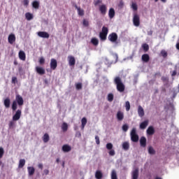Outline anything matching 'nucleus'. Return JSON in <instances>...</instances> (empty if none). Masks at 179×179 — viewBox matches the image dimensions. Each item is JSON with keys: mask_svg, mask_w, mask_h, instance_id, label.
Here are the masks:
<instances>
[{"mask_svg": "<svg viewBox=\"0 0 179 179\" xmlns=\"http://www.w3.org/2000/svg\"><path fill=\"white\" fill-rule=\"evenodd\" d=\"M108 16L110 19H113L114 16H115V10H114V8H111L109 9Z\"/></svg>", "mask_w": 179, "mask_h": 179, "instance_id": "nucleus-20", "label": "nucleus"}, {"mask_svg": "<svg viewBox=\"0 0 179 179\" xmlns=\"http://www.w3.org/2000/svg\"><path fill=\"white\" fill-rule=\"evenodd\" d=\"M68 62L69 66H75V64H76V60L73 56L69 55L68 56Z\"/></svg>", "mask_w": 179, "mask_h": 179, "instance_id": "nucleus-8", "label": "nucleus"}, {"mask_svg": "<svg viewBox=\"0 0 179 179\" xmlns=\"http://www.w3.org/2000/svg\"><path fill=\"white\" fill-rule=\"evenodd\" d=\"M26 164V160L24 159H21L19 161L18 169H23Z\"/></svg>", "mask_w": 179, "mask_h": 179, "instance_id": "nucleus-24", "label": "nucleus"}, {"mask_svg": "<svg viewBox=\"0 0 179 179\" xmlns=\"http://www.w3.org/2000/svg\"><path fill=\"white\" fill-rule=\"evenodd\" d=\"M106 149H108V150H111L113 149V143H108L106 144Z\"/></svg>", "mask_w": 179, "mask_h": 179, "instance_id": "nucleus-48", "label": "nucleus"}, {"mask_svg": "<svg viewBox=\"0 0 179 179\" xmlns=\"http://www.w3.org/2000/svg\"><path fill=\"white\" fill-rule=\"evenodd\" d=\"M23 4L24 6H29V0H24L23 1Z\"/></svg>", "mask_w": 179, "mask_h": 179, "instance_id": "nucleus-58", "label": "nucleus"}, {"mask_svg": "<svg viewBox=\"0 0 179 179\" xmlns=\"http://www.w3.org/2000/svg\"><path fill=\"white\" fill-rule=\"evenodd\" d=\"M38 169H41V170H43V164H39L38 165Z\"/></svg>", "mask_w": 179, "mask_h": 179, "instance_id": "nucleus-61", "label": "nucleus"}, {"mask_svg": "<svg viewBox=\"0 0 179 179\" xmlns=\"http://www.w3.org/2000/svg\"><path fill=\"white\" fill-rule=\"evenodd\" d=\"M108 38L111 43H117V40H118V35L117 33L113 32L108 35Z\"/></svg>", "mask_w": 179, "mask_h": 179, "instance_id": "nucleus-4", "label": "nucleus"}, {"mask_svg": "<svg viewBox=\"0 0 179 179\" xmlns=\"http://www.w3.org/2000/svg\"><path fill=\"white\" fill-rule=\"evenodd\" d=\"M133 24L136 27H139V26H141V17L137 13L134 14Z\"/></svg>", "mask_w": 179, "mask_h": 179, "instance_id": "nucleus-2", "label": "nucleus"}, {"mask_svg": "<svg viewBox=\"0 0 179 179\" xmlns=\"http://www.w3.org/2000/svg\"><path fill=\"white\" fill-rule=\"evenodd\" d=\"M62 150L64 152H71V150H72V148H71V146H69V145H64L62 146Z\"/></svg>", "mask_w": 179, "mask_h": 179, "instance_id": "nucleus-22", "label": "nucleus"}, {"mask_svg": "<svg viewBox=\"0 0 179 179\" xmlns=\"http://www.w3.org/2000/svg\"><path fill=\"white\" fill-rule=\"evenodd\" d=\"M176 75H177V71L175 70L172 72V76H176Z\"/></svg>", "mask_w": 179, "mask_h": 179, "instance_id": "nucleus-60", "label": "nucleus"}, {"mask_svg": "<svg viewBox=\"0 0 179 179\" xmlns=\"http://www.w3.org/2000/svg\"><path fill=\"white\" fill-rule=\"evenodd\" d=\"M78 13L79 16H84L85 15V10L82 8H78Z\"/></svg>", "mask_w": 179, "mask_h": 179, "instance_id": "nucleus-41", "label": "nucleus"}, {"mask_svg": "<svg viewBox=\"0 0 179 179\" xmlns=\"http://www.w3.org/2000/svg\"><path fill=\"white\" fill-rule=\"evenodd\" d=\"M99 3H101V0H96V1L94 2V5L95 6H97V5H99Z\"/></svg>", "mask_w": 179, "mask_h": 179, "instance_id": "nucleus-57", "label": "nucleus"}, {"mask_svg": "<svg viewBox=\"0 0 179 179\" xmlns=\"http://www.w3.org/2000/svg\"><path fill=\"white\" fill-rule=\"evenodd\" d=\"M148 153L149 155H156V150L153 148V147H148Z\"/></svg>", "mask_w": 179, "mask_h": 179, "instance_id": "nucleus-37", "label": "nucleus"}, {"mask_svg": "<svg viewBox=\"0 0 179 179\" xmlns=\"http://www.w3.org/2000/svg\"><path fill=\"white\" fill-rule=\"evenodd\" d=\"M62 129L63 132H66L68 131V124L66 122L62 123Z\"/></svg>", "mask_w": 179, "mask_h": 179, "instance_id": "nucleus-33", "label": "nucleus"}, {"mask_svg": "<svg viewBox=\"0 0 179 179\" xmlns=\"http://www.w3.org/2000/svg\"><path fill=\"white\" fill-rule=\"evenodd\" d=\"M126 111H129L131 110V103L129 101H127L125 103Z\"/></svg>", "mask_w": 179, "mask_h": 179, "instance_id": "nucleus-42", "label": "nucleus"}, {"mask_svg": "<svg viewBox=\"0 0 179 179\" xmlns=\"http://www.w3.org/2000/svg\"><path fill=\"white\" fill-rule=\"evenodd\" d=\"M131 8L133 10H138V5H136V3H133L131 5Z\"/></svg>", "mask_w": 179, "mask_h": 179, "instance_id": "nucleus-50", "label": "nucleus"}, {"mask_svg": "<svg viewBox=\"0 0 179 179\" xmlns=\"http://www.w3.org/2000/svg\"><path fill=\"white\" fill-rule=\"evenodd\" d=\"M129 128V127H128V124H123L122 129V131H124V132H127V131H128Z\"/></svg>", "mask_w": 179, "mask_h": 179, "instance_id": "nucleus-49", "label": "nucleus"}, {"mask_svg": "<svg viewBox=\"0 0 179 179\" xmlns=\"http://www.w3.org/2000/svg\"><path fill=\"white\" fill-rule=\"evenodd\" d=\"M161 55L164 57L166 58L167 57V52L164 50H161Z\"/></svg>", "mask_w": 179, "mask_h": 179, "instance_id": "nucleus-47", "label": "nucleus"}, {"mask_svg": "<svg viewBox=\"0 0 179 179\" xmlns=\"http://www.w3.org/2000/svg\"><path fill=\"white\" fill-rule=\"evenodd\" d=\"M138 177H139V170L135 169L132 172V178L133 179H138Z\"/></svg>", "mask_w": 179, "mask_h": 179, "instance_id": "nucleus-23", "label": "nucleus"}, {"mask_svg": "<svg viewBox=\"0 0 179 179\" xmlns=\"http://www.w3.org/2000/svg\"><path fill=\"white\" fill-rule=\"evenodd\" d=\"M36 71L38 73V75H45V69L41 66L36 67Z\"/></svg>", "mask_w": 179, "mask_h": 179, "instance_id": "nucleus-12", "label": "nucleus"}, {"mask_svg": "<svg viewBox=\"0 0 179 179\" xmlns=\"http://www.w3.org/2000/svg\"><path fill=\"white\" fill-rule=\"evenodd\" d=\"M12 83H13L14 85L17 83V78L16 77H13L12 78Z\"/></svg>", "mask_w": 179, "mask_h": 179, "instance_id": "nucleus-54", "label": "nucleus"}, {"mask_svg": "<svg viewBox=\"0 0 179 179\" xmlns=\"http://www.w3.org/2000/svg\"><path fill=\"white\" fill-rule=\"evenodd\" d=\"M43 141L44 143H47V142H48V141H50V135H48V134L45 133L43 136Z\"/></svg>", "mask_w": 179, "mask_h": 179, "instance_id": "nucleus-29", "label": "nucleus"}, {"mask_svg": "<svg viewBox=\"0 0 179 179\" xmlns=\"http://www.w3.org/2000/svg\"><path fill=\"white\" fill-rule=\"evenodd\" d=\"M22 117V110L18 109L13 116V121H19Z\"/></svg>", "mask_w": 179, "mask_h": 179, "instance_id": "nucleus-5", "label": "nucleus"}, {"mask_svg": "<svg viewBox=\"0 0 179 179\" xmlns=\"http://www.w3.org/2000/svg\"><path fill=\"white\" fill-rule=\"evenodd\" d=\"M91 43L92 44H93V45H95V47H96V45H99V39L96 38H92L91 39Z\"/></svg>", "mask_w": 179, "mask_h": 179, "instance_id": "nucleus-36", "label": "nucleus"}, {"mask_svg": "<svg viewBox=\"0 0 179 179\" xmlns=\"http://www.w3.org/2000/svg\"><path fill=\"white\" fill-rule=\"evenodd\" d=\"M101 33L106 35L108 34V28H107L106 27H103Z\"/></svg>", "mask_w": 179, "mask_h": 179, "instance_id": "nucleus-44", "label": "nucleus"}, {"mask_svg": "<svg viewBox=\"0 0 179 179\" xmlns=\"http://www.w3.org/2000/svg\"><path fill=\"white\" fill-rule=\"evenodd\" d=\"M76 136H78V138H80V136H82V134H80V132H78L77 134H76Z\"/></svg>", "mask_w": 179, "mask_h": 179, "instance_id": "nucleus-62", "label": "nucleus"}, {"mask_svg": "<svg viewBox=\"0 0 179 179\" xmlns=\"http://www.w3.org/2000/svg\"><path fill=\"white\" fill-rule=\"evenodd\" d=\"M138 114L141 118L145 115V110H143V108L141 106H138Z\"/></svg>", "mask_w": 179, "mask_h": 179, "instance_id": "nucleus-18", "label": "nucleus"}, {"mask_svg": "<svg viewBox=\"0 0 179 179\" xmlns=\"http://www.w3.org/2000/svg\"><path fill=\"white\" fill-rule=\"evenodd\" d=\"M25 17H26L27 20H31V19H33V14H31L30 13H26Z\"/></svg>", "mask_w": 179, "mask_h": 179, "instance_id": "nucleus-38", "label": "nucleus"}, {"mask_svg": "<svg viewBox=\"0 0 179 179\" xmlns=\"http://www.w3.org/2000/svg\"><path fill=\"white\" fill-rule=\"evenodd\" d=\"M118 7L120 8V9H122V8H124V1H120L118 4Z\"/></svg>", "mask_w": 179, "mask_h": 179, "instance_id": "nucleus-55", "label": "nucleus"}, {"mask_svg": "<svg viewBox=\"0 0 179 179\" xmlns=\"http://www.w3.org/2000/svg\"><path fill=\"white\" fill-rule=\"evenodd\" d=\"M45 59H44V57H41L39 59L40 65H43V64H45Z\"/></svg>", "mask_w": 179, "mask_h": 179, "instance_id": "nucleus-52", "label": "nucleus"}, {"mask_svg": "<svg viewBox=\"0 0 179 179\" xmlns=\"http://www.w3.org/2000/svg\"><path fill=\"white\" fill-rule=\"evenodd\" d=\"M149 125V120H146L140 124V129H146V127Z\"/></svg>", "mask_w": 179, "mask_h": 179, "instance_id": "nucleus-14", "label": "nucleus"}, {"mask_svg": "<svg viewBox=\"0 0 179 179\" xmlns=\"http://www.w3.org/2000/svg\"><path fill=\"white\" fill-rule=\"evenodd\" d=\"M114 83L116 85L117 92L122 93L125 91V85L122 83V80L120 76H116L114 79Z\"/></svg>", "mask_w": 179, "mask_h": 179, "instance_id": "nucleus-1", "label": "nucleus"}, {"mask_svg": "<svg viewBox=\"0 0 179 179\" xmlns=\"http://www.w3.org/2000/svg\"><path fill=\"white\" fill-rule=\"evenodd\" d=\"M113 100H114V94H108V101H113Z\"/></svg>", "mask_w": 179, "mask_h": 179, "instance_id": "nucleus-46", "label": "nucleus"}, {"mask_svg": "<svg viewBox=\"0 0 179 179\" xmlns=\"http://www.w3.org/2000/svg\"><path fill=\"white\" fill-rule=\"evenodd\" d=\"M95 141L96 145H100V138L99 137V136H95Z\"/></svg>", "mask_w": 179, "mask_h": 179, "instance_id": "nucleus-53", "label": "nucleus"}, {"mask_svg": "<svg viewBox=\"0 0 179 179\" xmlns=\"http://www.w3.org/2000/svg\"><path fill=\"white\" fill-rule=\"evenodd\" d=\"M143 50H144L145 52H148L149 51V45L147 43H144L143 45Z\"/></svg>", "mask_w": 179, "mask_h": 179, "instance_id": "nucleus-43", "label": "nucleus"}, {"mask_svg": "<svg viewBox=\"0 0 179 179\" xmlns=\"http://www.w3.org/2000/svg\"><path fill=\"white\" fill-rule=\"evenodd\" d=\"M99 38H101V40L102 41H106V40H107V34L100 32L99 33Z\"/></svg>", "mask_w": 179, "mask_h": 179, "instance_id": "nucleus-31", "label": "nucleus"}, {"mask_svg": "<svg viewBox=\"0 0 179 179\" xmlns=\"http://www.w3.org/2000/svg\"><path fill=\"white\" fill-rule=\"evenodd\" d=\"M32 6L34 8V9H38V8H40V2L37 1H33Z\"/></svg>", "mask_w": 179, "mask_h": 179, "instance_id": "nucleus-34", "label": "nucleus"}, {"mask_svg": "<svg viewBox=\"0 0 179 179\" xmlns=\"http://www.w3.org/2000/svg\"><path fill=\"white\" fill-rule=\"evenodd\" d=\"M111 179H118L117 172L115 170L112 171L111 172Z\"/></svg>", "mask_w": 179, "mask_h": 179, "instance_id": "nucleus-39", "label": "nucleus"}, {"mask_svg": "<svg viewBox=\"0 0 179 179\" xmlns=\"http://www.w3.org/2000/svg\"><path fill=\"white\" fill-rule=\"evenodd\" d=\"M19 58L21 59V61H26V53H24V51L20 50L19 52Z\"/></svg>", "mask_w": 179, "mask_h": 179, "instance_id": "nucleus-19", "label": "nucleus"}, {"mask_svg": "<svg viewBox=\"0 0 179 179\" xmlns=\"http://www.w3.org/2000/svg\"><path fill=\"white\" fill-rule=\"evenodd\" d=\"M155 179H162V178L160 177H156Z\"/></svg>", "mask_w": 179, "mask_h": 179, "instance_id": "nucleus-64", "label": "nucleus"}, {"mask_svg": "<svg viewBox=\"0 0 179 179\" xmlns=\"http://www.w3.org/2000/svg\"><path fill=\"white\" fill-rule=\"evenodd\" d=\"M8 41L9 44H13L16 41V36L15 34H10L8 37Z\"/></svg>", "mask_w": 179, "mask_h": 179, "instance_id": "nucleus-9", "label": "nucleus"}, {"mask_svg": "<svg viewBox=\"0 0 179 179\" xmlns=\"http://www.w3.org/2000/svg\"><path fill=\"white\" fill-rule=\"evenodd\" d=\"M11 108L13 111H16V110H17V103L16 102V101H13V103L11 105Z\"/></svg>", "mask_w": 179, "mask_h": 179, "instance_id": "nucleus-35", "label": "nucleus"}, {"mask_svg": "<svg viewBox=\"0 0 179 179\" xmlns=\"http://www.w3.org/2000/svg\"><path fill=\"white\" fill-rule=\"evenodd\" d=\"M4 154H5V150H3V148L0 147V159H2V157H3Z\"/></svg>", "mask_w": 179, "mask_h": 179, "instance_id": "nucleus-45", "label": "nucleus"}, {"mask_svg": "<svg viewBox=\"0 0 179 179\" xmlns=\"http://www.w3.org/2000/svg\"><path fill=\"white\" fill-rule=\"evenodd\" d=\"M75 87L76 90H82V88L83 87V84H82V83H76Z\"/></svg>", "mask_w": 179, "mask_h": 179, "instance_id": "nucleus-30", "label": "nucleus"}, {"mask_svg": "<svg viewBox=\"0 0 179 179\" xmlns=\"http://www.w3.org/2000/svg\"><path fill=\"white\" fill-rule=\"evenodd\" d=\"M95 178L96 179H101L103 178V173L101 171H96L95 173Z\"/></svg>", "mask_w": 179, "mask_h": 179, "instance_id": "nucleus-25", "label": "nucleus"}, {"mask_svg": "<svg viewBox=\"0 0 179 179\" xmlns=\"http://www.w3.org/2000/svg\"><path fill=\"white\" fill-rule=\"evenodd\" d=\"M131 135V139L132 142H138L139 141V136L136 134V129L133 128L130 133Z\"/></svg>", "mask_w": 179, "mask_h": 179, "instance_id": "nucleus-3", "label": "nucleus"}, {"mask_svg": "<svg viewBox=\"0 0 179 179\" xmlns=\"http://www.w3.org/2000/svg\"><path fill=\"white\" fill-rule=\"evenodd\" d=\"M27 170L29 176H33L34 174V172L36 171V169H34V167L33 166H28Z\"/></svg>", "mask_w": 179, "mask_h": 179, "instance_id": "nucleus-26", "label": "nucleus"}, {"mask_svg": "<svg viewBox=\"0 0 179 179\" xmlns=\"http://www.w3.org/2000/svg\"><path fill=\"white\" fill-rule=\"evenodd\" d=\"M122 149L124 150H128L129 149V143H128V142H124L123 143H122Z\"/></svg>", "mask_w": 179, "mask_h": 179, "instance_id": "nucleus-32", "label": "nucleus"}, {"mask_svg": "<svg viewBox=\"0 0 179 179\" xmlns=\"http://www.w3.org/2000/svg\"><path fill=\"white\" fill-rule=\"evenodd\" d=\"M109 155H110V156H115V151L114 150H110V151H109Z\"/></svg>", "mask_w": 179, "mask_h": 179, "instance_id": "nucleus-56", "label": "nucleus"}, {"mask_svg": "<svg viewBox=\"0 0 179 179\" xmlns=\"http://www.w3.org/2000/svg\"><path fill=\"white\" fill-rule=\"evenodd\" d=\"M141 59L143 62L148 63L149 61H150V57L148 54H144L142 55Z\"/></svg>", "mask_w": 179, "mask_h": 179, "instance_id": "nucleus-17", "label": "nucleus"}, {"mask_svg": "<svg viewBox=\"0 0 179 179\" xmlns=\"http://www.w3.org/2000/svg\"><path fill=\"white\" fill-rule=\"evenodd\" d=\"M116 118L117 121H122V120H124V113L122 112L121 110H119L117 113Z\"/></svg>", "mask_w": 179, "mask_h": 179, "instance_id": "nucleus-13", "label": "nucleus"}, {"mask_svg": "<svg viewBox=\"0 0 179 179\" xmlns=\"http://www.w3.org/2000/svg\"><path fill=\"white\" fill-rule=\"evenodd\" d=\"M99 11L104 16L106 13H107V6L106 4H103L99 6Z\"/></svg>", "mask_w": 179, "mask_h": 179, "instance_id": "nucleus-11", "label": "nucleus"}, {"mask_svg": "<svg viewBox=\"0 0 179 179\" xmlns=\"http://www.w3.org/2000/svg\"><path fill=\"white\" fill-rule=\"evenodd\" d=\"M8 127L10 129H13V128H15V121L14 120L10 121L8 123Z\"/></svg>", "mask_w": 179, "mask_h": 179, "instance_id": "nucleus-40", "label": "nucleus"}, {"mask_svg": "<svg viewBox=\"0 0 179 179\" xmlns=\"http://www.w3.org/2000/svg\"><path fill=\"white\" fill-rule=\"evenodd\" d=\"M140 145L141 148H146V137L142 136L140 138Z\"/></svg>", "mask_w": 179, "mask_h": 179, "instance_id": "nucleus-15", "label": "nucleus"}, {"mask_svg": "<svg viewBox=\"0 0 179 179\" xmlns=\"http://www.w3.org/2000/svg\"><path fill=\"white\" fill-rule=\"evenodd\" d=\"M83 24L85 27H87L89 26V21L84 19L83 21Z\"/></svg>", "mask_w": 179, "mask_h": 179, "instance_id": "nucleus-51", "label": "nucleus"}, {"mask_svg": "<svg viewBox=\"0 0 179 179\" xmlns=\"http://www.w3.org/2000/svg\"><path fill=\"white\" fill-rule=\"evenodd\" d=\"M176 48L179 50V43H176Z\"/></svg>", "mask_w": 179, "mask_h": 179, "instance_id": "nucleus-63", "label": "nucleus"}, {"mask_svg": "<svg viewBox=\"0 0 179 179\" xmlns=\"http://www.w3.org/2000/svg\"><path fill=\"white\" fill-rule=\"evenodd\" d=\"M148 135H154L155 134V128L153 126H150L147 129Z\"/></svg>", "mask_w": 179, "mask_h": 179, "instance_id": "nucleus-21", "label": "nucleus"}, {"mask_svg": "<svg viewBox=\"0 0 179 179\" xmlns=\"http://www.w3.org/2000/svg\"><path fill=\"white\" fill-rule=\"evenodd\" d=\"M81 124L82 129H85V127H86V124H87V119H86V117H83L81 120Z\"/></svg>", "mask_w": 179, "mask_h": 179, "instance_id": "nucleus-27", "label": "nucleus"}, {"mask_svg": "<svg viewBox=\"0 0 179 179\" xmlns=\"http://www.w3.org/2000/svg\"><path fill=\"white\" fill-rule=\"evenodd\" d=\"M38 36L41 38H50V34L46 31H39L38 32Z\"/></svg>", "mask_w": 179, "mask_h": 179, "instance_id": "nucleus-10", "label": "nucleus"}, {"mask_svg": "<svg viewBox=\"0 0 179 179\" xmlns=\"http://www.w3.org/2000/svg\"><path fill=\"white\" fill-rule=\"evenodd\" d=\"M15 101L20 107L23 106V104H24V101L23 100V97H22V96H20L19 94H17L15 96Z\"/></svg>", "mask_w": 179, "mask_h": 179, "instance_id": "nucleus-7", "label": "nucleus"}, {"mask_svg": "<svg viewBox=\"0 0 179 179\" xmlns=\"http://www.w3.org/2000/svg\"><path fill=\"white\" fill-rule=\"evenodd\" d=\"M50 66L52 71H55V69H57V66H58V62H57V59L54 58L51 59Z\"/></svg>", "mask_w": 179, "mask_h": 179, "instance_id": "nucleus-6", "label": "nucleus"}, {"mask_svg": "<svg viewBox=\"0 0 179 179\" xmlns=\"http://www.w3.org/2000/svg\"><path fill=\"white\" fill-rule=\"evenodd\" d=\"M43 173H44L45 176H48L50 171L48 169H45L43 171Z\"/></svg>", "mask_w": 179, "mask_h": 179, "instance_id": "nucleus-59", "label": "nucleus"}, {"mask_svg": "<svg viewBox=\"0 0 179 179\" xmlns=\"http://www.w3.org/2000/svg\"><path fill=\"white\" fill-rule=\"evenodd\" d=\"M3 104L6 108H10V99L9 97L6 98L3 101Z\"/></svg>", "mask_w": 179, "mask_h": 179, "instance_id": "nucleus-16", "label": "nucleus"}, {"mask_svg": "<svg viewBox=\"0 0 179 179\" xmlns=\"http://www.w3.org/2000/svg\"><path fill=\"white\" fill-rule=\"evenodd\" d=\"M172 92H173L172 99H176V97H177V94L179 93V84L178 85V90L173 88Z\"/></svg>", "mask_w": 179, "mask_h": 179, "instance_id": "nucleus-28", "label": "nucleus"}]
</instances>
